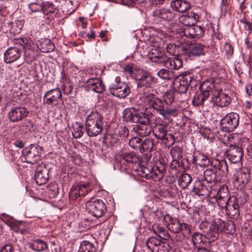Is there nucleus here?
Segmentation results:
<instances>
[{
  "mask_svg": "<svg viewBox=\"0 0 252 252\" xmlns=\"http://www.w3.org/2000/svg\"><path fill=\"white\" fill-rule=\"evenodd\" d=\"M228 165L225 160L212 159L211 168L207 169L203 173L204 180L209 185L217 182V174L221 176H226L228 173Z\"/></svg>",
  "mask_w": 252,
  "mask_h": 252,
  "instance_id": "1",
  "label": "nucleus"
},
{
  "mask_svg": "<svg viewBox=\"0 0 252 252\" xmlns=\"http://www.w3.org/2000/svg\"><path fill=\"white\" fill-rule=\"evenodd\" d=\"M103 117L97 111L91 112L87 117L85 129L88 135L95 137L99 135L103 129Z\"/></svg>",
  "mask_w": 252,
  "mask_h": 252,
  "instance_id": "2",
  "label": "nucleus"
},
{
  "mask_svg": "<svg viewBox=\"0 0 252 252\" xmlns=\"http://www.w3.org/2000/svg\"><path fill=\"white\" fill-rule=\"evenodd\" d=\"M139 174L146 179L158 181L162 179L166 172L165 164L161 161H158L154 166L148 164L142 166L138 171Z\"/></svg>",
  "mask_w": 252,
  "mask_h": 252,
  "instance_id": "3",
  "label": "nucleus"
},
{
  "mask_svg": "<svg viewBox=\"0 0 252 252\" xmlns=\"http://www.w3.org/2000/svg\"><path fill=\"white\" fill-rule=\"evenodd\" d=\"M144 96L149 106L156 110L164 118L174 115L177 111L176 109L165 107L164 102L156 96L153 93L148 92L146 90L144 91Z\"/></svg>",
  "mask_w": 252,
  "mask_h": 252,
  "instance_id": "4",
  "label": "nucleus"
},
{
  "mask_svg": "<svg viewBox=\"0 0 252 252\" xmlns=\"http://www.w3.org/2000/svg\"><path fill=\"white\" fill-rule=\"evenodd\" d=\"M196 80L193 74L189 71L183 72L174 78L173 83L174 90L178 94H185L189 89V86H196Z\"/></svg>",
  "mask_w": 252,
  "mask_h": 252,
  "instance_id": "5",
  "label": "nucleus"
},
{
  "mask_svg": "<svg viewBox=\"0 0 252 252\" xmlns=\"http://www.w3.org/2000/svg\"><path fill=\"white\" fill-rule=\"evenodd\" d=\"M223 226V220L220 219L209 222L205 220L199 224L200 229L206 233L210 241H214L218 239Z\"/></svg>",
  "mask_w": 252,
  "mask_h": 252,
  "instance_id": "6",
  "label": "nucleus"
},
{
  "mask_svg": "<svg viewBox=\"0 0 252 252\" xmlns=\"http://www.w3.org/2000/svg\"><path fill=\"white\" fill-rule=\"evenodd\" d=\"M167 125L158 124L152 128V131L157 139L163 141L167 147H170L174 144L175 139L172 134L167 133Z\"/></svg>",
  "mask_w": 252,
  "mask_h": 252,
  "instance_id": "7",
  "label": "nucleus"
},
{
  "mask_svg": "<svg viewBox=\"0 0 252 252\" xmlns=\"http://www.w3.org/2000/svg\"><path fill=\"white\" fill-rule=\"evenodd\" d=\"M86 209L89 214L94 217L99 218L107 212V206L101 200H91L86 203Z\"/></svg>",
  "mask_w": 252,
  "mask_h": 252,
  "instance_id": "8",
  "label": "nucleus"
},
{
  "mask_svg": "<svg viewBox=\"0 0 252 252\" xmlns=\"http://www.w3.org/2000/svg\"><path fill=\"white\" fill-rule=\"evenodd\" d=\"M109 89L112 95L118 98H125L130 93L128 85L125 82H121L119 77H117L115 82L110 85Z\"/></svg>",
  "mask_w": 252,
  "mask_h": 252,
  "instance_id": "9",
  "label": "nucleus"
},
{
  "mask_svg": "<svg viewBox=\"0 0 252 252\" xmlns=\"http://www.w3.org/2000/svg\"><path fill=\"white\" fill-rule=\"evenodd\" d=\"M205 45L198 42H187L181 47L183 53L189 57H199L205 55Z\"/></svg>",
  "mask_w": 252,
  "mask_h": 252,
  "instance_id": "10",
  "label": "nucleus"
},
{
  "mask_svg": "<svg viewBox=\"0 0 252 252\" xmlns=\"http://www.w3.org/2000/svg\"><path fill=\"white\" fill-rule=\"evenodd\" d=\"M42 151L41 147L36 144H32L23 151V158L25 162L33 164L40 159Z\"/></svg>",
  "mask_w": 252,
  "mask_h": 252,
  "instance_id": "11",
  "label": "nucleus"
},
{
  "mask_svg": "<svg viewBox=\"0 0 252 252\" xmlns=\"http://www.w3.org/2000/svg\"><path fill=\"white\" fill-rule=\"evenodd\" d=\"M123 119L126 122L137 123L138 122H147V114L137 110L134 108H126L123 112Z\"/></svg>",
  "mask_w": 252,
  "mask_h": 252,
  "instance_id": "12",
  "label": "nucleus"
},
{
  "mask_svg": "<svg viewBox=\"0 0 252 252\" xmlns=\"http://www.w3.org/2000/svg\"><path fill=\"white\" fill-rule=\"evenodd\" d=\"M167 228L174 233H182L185 237L189 235L191 233L190 226L188 224L181 222L178 219L171 217L169 218Z\"/></svg>",
  "mask_w": 252,
  "mask_h": 252,
  "instance_id": "13",
  "label": "nucleus"
},
{
  "mask_svg": "<svg viewBox=\"0 0 252 252\" xmlns=\"http://www.w3.org/2000/svg\"><path fill=\"white\" fill-rule=\"evenodd\" d=\"M239 116L236 113H231L225 115L220 121L221 127L225 131H232L238 126Z\"/></svg>",
  "mask_w": 252,
  "mask_h": 252,
  "instance_id": "14",
  "label": "nucleus"
},
{
  "mask_svg": "<svg viewBox=\"0 0 252 252\" xmlns=\"http://www.w3.org/2000/svg\"><path fill=\"white\" fill-rule=\"evenodd\" d=\"M156 83V80L154 76L149 72L142 71L139 75V78L137 81V87L138 88L144 87V91L147 90L148 92L151 93L153 85Z\"/></svg>",
  "mask_w": 252,
  "mask_h": 252,
  "instance_id": "15",
  "label": "nucleus"
},
{
  "mask_svg": "<svg viewBox=\"0 0 252 252\" xmlns=\"http://www.w3.org/2000/svg\"><path fill=\"white\" fill-rule=\"evenodd\" d=\"M179 31V33L181 35L192 39H199L202 37L204 33L203 28L195 24L188 27L185 30L180 28Z\"/></svg>",
  "mask_w": 252,
  "mask_h": 252,
  "instance_id": "16",
  "label": "nucleus"
},
{
  "mask_svg": "<svg viewBox=\"0 0 252 252\" xmlns=\"http://www.w3.org/2000/svg\"><path fill=\"white\" fill-rule=\"evenodd\" d=\"M152 15L164 21L170 22L174 20L177 16V13L169 8L162 7L155 9L152 12Z\"/></svg>",
  "mask_w": 252,
  "mask_h": 252,
  "instance_id": "17",
  "label": "nucleus"
},
{
  "mask_svg": "<svg viewBox=\"0 0 252 252\" xmlns=\"http://www.w3.org/2000/svg\"><path fill=\"white\" fill-rule=\"evenodd\" d=\"M62 99V94L60 89L57 88L47 91L43 96V103L50 105L57 104Z\"/></svg>",
  "mask_w": 252,
  "mask_h": 252,
  "instance_id": "18",
  "label": "nucleus"
},
{
  "mask_svg": "<svg viewBox=\"0 0 252 252\" xmlns=\"http://www.w3.org/2000/svg\"><path fill=\"white\" fill-rule=\"evenodd\" d=\"M49 171L45 164H40L36 167L34 178L37 185L41 186L47 183L49 179Z\"/></svg>",
  "mask_w": 252,
  "mask_h": 252,
  "instance_id": "19",
  "label": "nucleus"
},
{
  "mask_svg": "<svg viewBox=\"0 0 252 252\" xmlns=\"http://www.w3.org/2000/svg\"><path fill=\"white\" fill-rule=\"evenodd\" d=\"M28 110L24 107H16L12 108L8 114V118L11 122L15 123L21 121L26 117Z\"/></svg>",
  "mask_w": 252,
  "mask_h": 252,
  "instance_id": "20",
  "label": "nucleus"
},
{
  "mask_svg": "<svg viewBox=\"0 0 252 252\" xmlns=\"http://www.w3.org/2000/svg\"><path fill=\"white\" fill-rule=\"evenodd\" d=\"M226 156L231 162L238 163L241 161L242 149L237 146L231 145L226 151Z\"/></svg>",
  "mask_w": 252,
  "mask_h": 252,
  "instance_id": "21",
  "label": "nucleus"
},
{
  "mask_svg": "<svg viewBox=\"0 0 252 252\" xmlns=\"http://www.w3.org/2000/svg\"><path fill=\"white\" fill-rule=\"evenodd\" d=\"M89 185L90 183L87 182L80 183L72 187L69 192V198L74 200L80 196L85 195L88 192V188Z\"/></svg>",
  "mask_w": 252,
  "mask_h": 252,
  "instance_id": "22",
  "label": "nucleus"
},
{
  "mask_svg": "<svg viewBox=\"0 0 252 252\" xmlns=\"http://www.w3.org/2000/svg\"><path fill=\"white\" fill-rule=\"evenodd\" d=\"M89 185L90 183L87 182L80 183L72 187L69 192V198L74 200L80 196L85 195L88 192V188Z\"/></svg>",
  "mask_w": 252,
  "mask_h": 252,
  "instance_id": "23",
  "label": "nucleus"
},
{
  "mask_svg": "<svg viewBox=\"0 0 252 252\" xmlns=\"http://www.w3.org/2000/svg\"><path fill=\"white\" fill-rule=\"evenodd\" d=\"M89 185L90 183L87 182L80 183L72 187L69 192V198L74 200L80 196L85 195L88 192V188Z\"/></svg>",
  "mask_w": 252,
  "mask_h": 252,
  "instance_id": "24",
  "label": "nucleus"
},
{
  "mask_svg": "<svg viewBox=\"0 0 252 252\" xmlns=\"http://www.w3.org/2000/svg\"><path fill=\"white\" fill-rule=\"evenodd\" d=\"M211 188V185H206L202 181L198 180L194 182L192 191L198 195H208L210 193Z\"/></svg>",
  "mask_w": 252,
  "mask_h": 252,
  "instance_id": "25",
  "label": "nucleus"
},
{
  "mask_svg": "<svg viewBox=\"0 0 252 252\" xmlns=\"http://www.w3.org/2000/svg\"><path fill=\"white\" fill-rule=\"evenodd\" d=\"M21 50L17 47H11L7 49L4 53V61L7 63H11L21 57Z\"/></svg>",
  "mask_w": 252,
  "mask_h": 252,
  "instance_id": "26",
  "label": "nucleus"
},
{
  "mask_svg": "<svg viewBox=\"0 0 252 252\" xmlns=\"http://www.w3.org/2000/svg\"><path fill=\"white\" fill-rule=\"evenodd\" d=\"M6 224L16 233L26 234L28 232L27 227L25 222L17 221L13 219L6 220Z\"/></svg>",
  "mask_w": 252,
  "mask_h": 252,
  "instance_id": "27",
  "label": "nucleus"
},
{
  "mask_svg": "<svg viewBox=\"0 0 252 252\" xmlns=\"http://www.w3.org/2000/svg\"><path fill=\"white\" fill-rule=\"evenodd\" d=\"M147 122L145 123L138 122L137 123H139V124L137 125L133 128V130L140 136L146 137L152 131V128L149 125V118L148 114H147Z\"/></svg>",
  "mask_w": 252,
  "mask_h": 252,
  "instance_id": "28",
  "label": "nucleus"
},
{
  "mask_svg": "<svg viewBox=\"0 0 252 252\" xmlns=\"http://www.w3.org/2000/svg\"><path fill=\"white\" fill-rule=\"evenodd\" d=\"M170 6L176 13H184L190 8V4L187 0H172L170 2Z\"/></svg>",
  "mask_w": 252,
  "mask_h": 252,
  "instance_id": "29",
  "label": "nucleus"
},
{
  "mask_svg": "<svg viewBox=\"0 0 252 252\" xmlns=\"http://www.w3.org/2000/svg\"><path fill=\"white\" fill-rule=\"evenodd\" d=\"M149 57L153 63L159 64H161L165 62V60L167 59L166 55L158 48H152L149 52Z\"/></svg>",
  "mask_w": 252,
  "mask_h": 252,
  "instance_id": "30",
  "label": "nucleus"
},
{
  "mask_svg": "<svg viewBox=\"0 0 252 252\" xmlns=\"http://www.w3.org/2000/svg\"><path fill=\"white\" fill-rule=\"evenodd\" d=\"M198 15L193 12H188L179 17L180 22L188 27L195 24L198 21Z\"/></svg>",
  "mask_w": 252,
  "mask_h": 252,
  "instance_id": "31",
  "label": "nucleus"
},
{
  "mask_svg": "<svg viewBox=\"0 0 252 252\" xmlns=\"http://www.w3.org/2000/svg\"><path fill=\"white\" fill-rule=\"evenodd\" d=\"M86 87L90 90L97 93H101L104 90V86L102 82L98 78H92L86 82Z\"/></svg>",
  "mask_w": 252,
  "mask_h": 252,
  "instance_id": "32",
  "label": "nucleus"
},
{
  "mask_svg": "<svg viewBox=\"0 0 252 252\" xmlns=\"http://www.w3.org/2000/svg\"><path fill=\"white\" fill-rule=\"evenodd\" d=\"M212 100L218 106L223 107L228 106L231 99L227 94L222 92H219L217 95H215Z\"/></svg>",
  "mask_w": 252,
  "mask_h": 252,
  "instance_id": "33",
  "label": "nucleus"
},
{
  "mask_svg": "<svg viewBox=\"0 0 252 252\" xmlns=\"http://www.w3.org/2000/svg\"><path fill=\"white\" fill-rule=\"evenodd\" d=\"M42 13L48 16L47 18L52 20L57 16L59 10L52 3L49 1H44Z\"/></svg>",
  "mask_w": 252,
  "mask_h": 252,
  "instance_id": "34",
  "label": "nucleus"
},
{
  "mask_svg": "<svg viewBox=\"0 0 252 252\" xmlns=\"http://www.w3.org/2000/svg\"><path fill=\"white\" fill-rule=\"evenodd\" d=\"M120 157L126 162L132 164H140L141 158L134 152H124L120 154Z\"/></svg>",
  "mask_w": 252,
  "mask_h": 252,
  "instance_id": "35",
  "label": "nucleus"
},
{
  "mask_svg": "<svg viewBox=\"0 0 252 252\" xmlns=\"http://www.w3.org/2000/svg\"><path fill=\"white\" fill-rule=\"evenodd\" d=\"M161 243V240L157 236H153L146 240V246L151 252L158 251V247Z\"/></svg>",
  "mask_w": 252,
  "mask_h": 252,
  "instance_id": "36",
  "label": "nucleus"
},
{
  "mask_svg": "<svg viewBox=\"0 0 252 252\" xmlns=\"http://www.w3.org/2000/svg\"><path fill=\"white\" fill-rule=\"evenodd\" d=\"M38 47L42 52L48 53L54 50L55 46L49 39L45 38L41 39Z\"/></svg>",
  "mask_w": 252,
  "mask_h": 252,
  "instance_id": "37",
  "label": "nucleus"
},
{
  "mask_svg": "<svg viewBox=\"0 0 252 252\" xmlns=\"http://www.w3.org/2000/svg\"><path fill=\"white\" fill-rule=\"evenodd\" d=\"M206 237H207V236L203 235L200 233H194L191 239L193 247L198 250L199 248H202L201 247L205 243Z\"/></svg>",
  "mask_w": 252,
  "mask_h": 252,
  "instance_id": "38",
  "label": "nucleus"
},
{
  "mask_svg": "<svg viewBox=\"0 0 252 252\" xmlns=\"http://www.w3.org/2000/svg\"><path fill=\"white\" fill-rule=\"evenodd\" d=\"M209 96L203 94L202 92H197L195 93L192 100V104L194 106H199L202 105L206 100L209 98Z\"/></svg>",
  "mask_w": 252,
  "mask_h": 252,
  "instance_id": "39",
  "label": "nucleus"
},
{
  "mask_svg": "<svg viewBox=\"0 0 252 252\" xmlns=\"http://www.w3.org/2000/svg\"><path fill=\"white\" fill-rule=\"evenodd\" d=\"M25 21L22 19H18L14 22H11L10 32L14 34L20 33L22 30Z\"/></svg>",
  "mask_w": 252,
  "mask_h": 252,
  "instance_id": "40",
  "label": "nucleus"
},
{
  "mask_svg": "<svg viewBox=\"0 0 252 252\" xmlns=\"http://www.w3.org/2000/svg\"><path fill=\"white\" fill-rule=\"evenodd\" d=\"M250 176L247 171H241L238 177L235 179V181L239 183L240 188H244L249 182Z\"/></svg>",
  "mask_w": 252,
  "mask_h": 252,
  "instance_id": "41",
  "label": "nucleus"
},
{
  "mask_svg": "<svg viewBox=\"0 0 252 252\" xmlns=\"http://www.w3.org/2000/svg\"><path fill=\"white\" fill-rule=\"evenodd\" d=\"M30 247L35 252H42L47 249V245L44 241L39 239L34 240L30 244Z\"/></svg>",
  "mask_w": 252,
  "mask_h": 252,
  "instance_id": "42",
  "label": "nucleus"
},
{
  "mask_svg": "<svg viewBox=\"0 0 252 252\" xmlns=\"http://www.w3.org/2000/svg\"><path fill=\"white\" fill-rule=\"evenodd\" d=\"M44 3L43 0H34L29 4V8L32 13H42Z\"/></svg>",
  "mask_w": 252,
  "mask_h": 252,
  "instance_id": "43",
  "label": "nucleus"
},
{
  "mask_svg": "<svg viewBox=\"0 0 252 252\" xmlns=\"http://www.w3.org/2000/svg\"><path fill=\"white\" fill-rule=\"evenodd\" d=\"M156 145L153 139L147 138L142 142L140 152L143 153L145 152H151Z\"/></svg>",
  "mask_w": 252,
  "mask_h": 252,
  "instance_id": "44",
  "label": "nucleus"
},
{
  "mask_svg": "<svg viewBox=\"0 0 252 252\" xmlns=\"http://www.w3.org/2000/svg\"><path fill=\"white\" fill-rule=\"evenodd\" d=\"M213 88L214 85L212 82L206 80L200 85L199 89L200 92L210 96V93L212 92Z\"/></svg>",
  "mask_w": 252,
  "mask_h": 252,
  "instance_id": "45",
  "label": "nucleus"
},
{
  "mask_svg": "<svg viewBox=\"0 0 252 252\" xmlns=\"http://www.w3.org/2000/svg\"><path fill=\"white\" fill-rule=\"evenodd\" d=\"M77 252H96V249L92 243L84 241L81 243Z\"/></svg>",
  "mask_w": 252,
  "mask_h": 252,
  "instance_id": "46",
  "label": "nucleus"
},
{
  "mask_svg": "<svg viewBox=\"0 0 252 252\" xmlns=\"http://www.w3.org/2000/svg\"><path fill=\"white\" fill-rule=\"evenodd\" d=\"M192 181L191 176L187 173H184L181 175L178 179L179 186L182 189H185L188 186Z\"/></svg>",
  "mask_w": 252,
  "mask_h": 252,
  "instance_id": "47",
  "label": "nucleus"
},
{
  "mask_svg": "<svg viewBox=\"0 0 252 252\" xmlns=\"http://www.w3.org/2000/svg\"><path fill=\"white\" fill-rule=\"evenodd\" d=\"M226 213L233 218H237L239 216V207L237 202L234 201L233 203L229 207L227 206V210H225Z\"/></svg>",
  "mask_w": 252,
  "mask_h": 252,
  "instance_id": "48",
  "label": "nucleus"
},
{
  "mask_svg": "<svg viewBox=\"0 0 252 252\" xmlns=\"http://www.w3.org/2000/svg\"><path fill=\"white\" fill-rule=\"evenodd\" d=\"M198 160V164L201 167L208 166L209 165L211 166L212 160H211L208 157L203 154H197V158Z\"/></svg>",
  "mask_w": 252,
  "mask_h": 252,
  "instance_id": "49",
  "label": "nucleus"
},
{
  "mask_svg": "<svg viewBox=\"0 0 252 252\" xmlns=\"http://www.w3.org/2000/svg\"><path fill=\"white\" fill-rule=\"evenodd\" d=\"M161 79L165 80H170L174 79L173 72L166 69H161L157 73Z\"/></svg>",
  "mask_w": 252,
  "mask_h": 252,
  "instance_id": "50",
  "label": "nucleus"
},
{
  "mask_svg": "<svg viewBox=\"0 0 252 252\" xmlns=\"http://www.w3.org/2000/svg\"><path fill=\"white\" fill-rule=\"evenodd\" d=\"M170 154L173 159H180L183 157L182 149L179 146H174L170 150Z\"/></svg>",
  "mask_w": 252,
  "mask_h": 252,
  "instance_id": "51",
  "label": "nucleus"
},
{
  "mask_svg": "<svg viewBox=\"0 0 252 252\" xmlns=\"http://www.w3.org/2000/svg\"><path fill=\"white\" fill-rule=\"evenodd\" d=\"M142 140L141 139L138 137H133L129 140V145L132 148L135 150H140Z\"/></svg>",
  "mask_w": 252,
  "mask_h": 252,
  "instance_id": "52",
  "label": "nucleus"
},
{
  "mask_svg": "<svg viewBox=\"0 0 252 252\" xmlns=\"http://www.w3.org/2000/svg\"><path fill=\"white\" fill-rule=\"evenodd\" d=\"M47 190L50 197L55 198L59 193V188L56 184H52L47 186Z\"/></svg>",
  "mask_w": 252,
  "mask_h": 252,
  "instance_id": "53",
  "label": "nucleus"
},
{
  "mask_svg": "<svg viewBox=\"0 0 252 252\" xmlns=\"http://www.w3.org/2000/svg\"><path fill=\"white\" fill-rule=\"evenodd\" d=\"M223 228L221 230V232L223 230H226V233L230 234H232L234 233L235 231V224L232 221H229L227 223H225V221L223 220Z\"/></svg>",
  "mask_w": 252,
  "mask_h": 252,
  "instance_id": "54",
  "label": "nucleus"
},
{
  "mask_svg": "<svg viewBox=\"0 0 252 252\" xmlns=\"http://www.w3.org/2000/svg\"><path fill=\"white\" fill-rule=\"evenodd\" d=\"M174 92L173 90L167 91L163 96L164 102L167 104H171L174 101Z\"/></svg>",
  "mask_w": 252,
  "mask_h": 252,
  "instance_id": "55",
  "label": "nucleus"
},
{
  "mask_svg": "<svg viewBox=\"0 0 252 252\" xmlns=\"http://www.w3.org/2000/svg\"><path fill=\"white\" fill-rule=\"evenodd\" d=\"M223 52L227 59H230L233 54V47L229 43L226 42L223 47Z\"/></svg>",
  "mask_w": 252,
  "mask_h": 252,
  "instance_id": "56",
  "label": "nucleus"
},
{
  "mask_svg": "<svg viewBox=\"0 0 252 252\" xmlns=\"http://www.w3.org/2000/svg\"><path fill=\"white\" fill-rule=\"evenodd\" d=\"M83 127L81 125H78L76 127H75L74 131L72 132V135L74 138H79L82 136L83 134Z\"/></svg>",
  "mask_w": 252,
  "mask_h": 252,
  "instance_id": "57",
  "label": "nucleus"
},
{
  "mask_svg": "<svg viewBox=\"0 0 252 252\" xmlns=\"http://www.w3.org/2000/svg\"><path fill=\"white\" fill-rule=\"evenodd\" d=\"M216 198H227L230 199V197L228 195L227 189L220 188L216 195Z\"/></svg>",
  "mask_w": 252,
  "mask_h": 252,
  "instance_id": "58",
  "label": "nucleus"
},
{
  "mask_svg": "<svg viewBox=\"0 0 252 252\" xmlns=\"http://www.w3.org/2000/svg\"><path fill=\"white\" fill-rule=\"evenodd\" d=\"M216 200L220 207L225 209V210H227V206H228L230 199L225 198L224 199L216 198Z\"/></svg>",
  "mask_w": 252,
  "mask_h": 252,
  "instance_id": "59",
  "label": "nucleus"
},
{
  "mask_svg": "<svg viewBox=\"0 0 252 252\" xmlns=\"http://www.w3.org/2000/svg\"><path fill=\"white\" fill-rule=\"evenodd\" d=\"M183 65L182 60L178 58H172L173 69H178Z\"/></svg>",
  "mask_w": 252,
  "mask_h": 252,
  "instance_id": "60",
  "label": "nucleus"
},
{
  "mask_svg": "<svg viewBox=\"0 0 252 252\" xmlns=\"http://www.w3.org/2000/svg\"><path fill=\"white\" fill-rule=\"evenodd\" d=\"M19 43L25 49H29L31 47V44L27 38H23L19 39Z\"/></svg>",
  "mask_w": 252,
  "mask_h": 252,
  "instance_id": "61",
  "label": "nucleus"
},
{
  "mask_svg": "<svg viewBox=\"0 0 252 252\" xmlns=\"http://www.w3.org/2000/svg\"><path fill=\"white\" fill-rule=\"evenodd\" d=\"M15 249L11 244H6L3 246L0 252H14Z\"/></svg>",
  "mask_w": 252,
  "mask_h": 252,
  "instance_id": "62",
  "label": "nucleus"
},
{
  "mask_svg": "<svg viewBox=\"0 0 252 252\" xmlns=\"http://www.w3.org/2000/svg\"><path fill=\"white\" fill-rule=\"evenodd\" d=\"M240 21L241 23L244 24L245 26V28H246L247 26L248 27L247 30L250 32H251L252 31V24L247 21L245 17H244L242 19L240 20Z\"/></svg>",
  "mask_w": 252,
  "mask_h": 252,
  "instance_id": "63",
  "label": "nucleus"
},
{
  "mask_svg": "<svg viewBox=\"0 0 252 252\" xmlns=\"http://www.w3.org/2000/svg\"><path fill=\"white\" fill-rule=\"evenodd\" d=\"M161 64L165 66L168 69L173 70L172 58L167 57V59L165 60V62H163Z\"/></svg>",
  "mask_w": 252,
  "mask_h": 252,
  "instance_id": "64",
  "label": "nucleus"
}]
</instances>
